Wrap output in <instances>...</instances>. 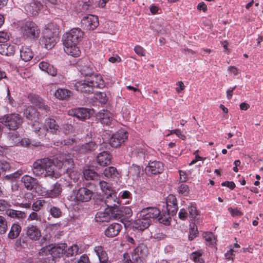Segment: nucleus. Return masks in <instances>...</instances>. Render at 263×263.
<instances>
[{"mask_svg":"<svg viewBox=\"0 0 263 263\" xmlns=\"http://www.w3.org/2000/svg\"><path fill=\"white\" fill-rule=\"evenodd\" d=\"M84 32L79 28L71 29L65 33L63 38L64 49L68 55L78 57L81 54L78 44L83 37Z\"/></svg>","mask_w":263,"mask_h":263,"instance_id":"obj_1","label":"nucleus"},{"mask_svg":"<svg viewBox=\"0 0 263 263\" xmlns=\"http://www.w3.org/2000/svg\"><path fill=\"white\" fill-rule=\"evenodd\" d=\"M160 214V210L154 207H148L142 209L138 214V218L135 220L133 227L140 231L148 228L152 219L157 218Z\"/></svg>","mask_w":263,"mask_h":263,"instance_id":"obj_2","label":"nucleus"},{"mask_svg":"<svg viewBox=\"0 0 263 263\" xmlns=\"http://www.w3.org/2000/svg\"><path fill=\"white\" fill-rule=\"evenodd\" d=\"M54 167L53 161L48 158L38 159L32 164L33 173L36 176L44 174L45 177H56Z\"/></svg>","mask_w":263,"mask_h":263,"instance_id":"obj_3","label":"nucleus"},{"mask_svg":"<svg viewBox=\"0 0 263 263\" xmlns=\"http://www.w3.org/2000/svg\"><path fill=\"white\" fill-rule=\"evenodd\" d=\"M57 31L53 26H49L43 32V36L40 39V44L47 49H50L56 44Z\"/></svg>","mask_w":263,"mask_h":263,"instance_id":"obj_4","label":"nucleus"},{"mask_svg":"<svg viewBox=\"0 0 263 263\" xmlns=\"http://www.w3.org/2000/svg\"><path fill=\"white\" fill-rule=\"evenodd\" d=\"M23 122V118L18 114H10L0 118V122L10 129L15 130Z\"/></svg>","mask_w":263,"mask_h":263,"instance_id":"obj_5","label":"nucleus"},{"mask_svg":"<svg viewBox=\"0 0 263 263\" xmlns=\"http://www.w3.org/2000/svg\"><path fill=\"white\" fill-rule=\"evenodd\" d=\"M57 159L59 161L58 166L61 167V171L69 175L74 167V162L71 156L66 154H59Z\"/></svg>","mask_w":263,"mask_h":263,"instance_id":"obj_6","label":"nucleus"},{"mask_svg":"<svg viewBox=\"0 0 263 263\" xmlns=\"http://www.w3.org/2000/svg\"><path fill=\"white\" fill-rule=\"evenodd\" d=\"M21 29L24 37L30 40L37 38L40 34V29L33 22H25L22 26Z\"/></svg>","mask_w":263,"mask_h":263,"instance_id":"obj_7","label":"nucleus"},{"mask_svg":"<svg viewBox=\"0 0 263 263\" xmlns=\"http://www.w3.org/2000/svg\"><path fill=\"white\" fill-rule=\"evenodd\" d=\"M102 202L104 203L108 209V211H111L112 213L115 212L117 208L120 205L119 199L117 196V193L113 192L106 195L105 199Z\"/></svg>","mask_w":263,"mask_h":263,"instance_id":"obj_8","label":"nucleus"},{"mask_svg":"<svg viewBox=\"0 0 263 263\" xmlns=\"http://www.w3.org/2000/svg\"><path fill=\"white\" fill-rule=\"evenodd\" d=\"M93 113V109L86 108H73L70 109L68 112L69 116H75L82 120L89 119Z\"/></svg>","mask_w":263,"mask_h":263,"instance_id":"obj_9","label":"nucleus"},{"mask_svg":"<svg viewBox=\"0 0 263 263\" xmlns=\"http://www.w3.org/2000/svg\"><path fill=\"white\" fill-rule=\"evenodd\" d=\"M127 137L126 132L119 131L111 136L109 139V143L112 147H118L124 143Z\"/></svg>","mask_w":263,"mask_h":263,"instance_id":"obj_10","label":"nucleus"},{"mask_svg":"<svg viewBox=\"0 0 263 263\" xmlns=\"http://www.w3.org/2000/svg\"><path fill=\"white\" fill-rule=\"evenodd\" d=\"M81 25L86 30H93L99 26L98 17L93 15H88L82 18Z\"/></svg>","mask_w":263,"mask_h":263,"instance_id":"obj_11","label":"nucleus"},{"mask_svg":"<svg viewBox=\"0 0 263 263\" xmlns=\"http://www.w3.org/2000/svg\"><path fill=\"white\" fill-rule=\"evenodd\" d=\"M93 192L87 187H81L75 193L77 201L85 202L89 201L93 196Z\"/></svg>","mask_w":263,"mask_h":263,"instance_id":"obj_12","label":"nucleus"},{"mask_svg":"<svg viewBox=\"0 0 263 263\" xmlns=\"http://www.w3.org/2000/svg\"><path fill=\"white\" fill-rule=\"evenodd\" d=\"M163 171V163L160 161H152L145 167V172L148 175H157Z\"/></svg>","mask_w":263,"mask_h":263,"instance_id":"obj_13","label":"nucleus"},{"mask_svg":"<svg viewBox=\"0 0 263 263\" xmlns=\"http://www.w3.org/2000/svg\"><path fill=\"white\" fill-rule=\"evenodd\" d=\"M24 230L27 237L31 240L36 241L41 237V230L36 226L29 224Z\"/></svg>","mask_w":263,"mask_h":263,"instance_id":"obj_14","label":"nucleus"},{"mask_svg":"<svg viewBox=\"0 0 263 263\" xmlns=\"http://www.w3.org/2000/svg\"><path fill=\"white\" fill-rule=\"evenodd\" d=\"M111 215L114 219L121 218V220H123V218H128L132 215V211L128 206H119L115 211V212L112 213Z\"/></svg>","mask_w":263,"mask_h":263,"instance_id":"obj_15","label":"nucleus"},{"mask_svg":"<svg viewBox=\"0 0 263 263\" xmlns=\"http://www.w3.org/2000/svg\"><path fill=\"white\" fill-rule=\"evenodd\" d=\"M21 181L24 187L28 191L36 189L39 185V181L36 178L29 175H25L22 177Z\"/></svg>","mask_w":263,"mask_h":263,"instance_id":"obj_16","label":"nucleus"},{"mask_svg":"<svg viewBox=\"0 0 263 263\" xmlns=\"http://www.w3.org/2000/svg\"><path fill=\"white\" fill-rule=\"evenodd\" d=\"M42 5L38 1H33L26 4L24 7L26 13L29 15H35L42 8Z\"/></svg>","mask_w":263,"mask_h":263,"instance_id":"obj_17","label":"nucleus"},{"mask_svg":"<svg viewBox=\"0 0 263 263\" xmlns=\"http://www.w3.org/2000/svg\"><path fill=\"white\" fill-rule=\"evenodd\" d=\"M45 247L48 249L49 252L57 259L64 255V251L67 247V245L64 243L55 245L52 247L50 246H46Z\"/></svg>","mask_w":263,"mask_h":263,"instance_id":"obj_18","label":"nucleus"},{"mask_svg":"<svg viewBox=\"0 0 263 263\" xmlns=\"http://www.w3.org/2000/svg\"><path fill=\"white\" fill-rule=\"evenodd\" d=\"M97 118L100 120L102 124L110 126L112 124L113 116L106 110H102L98 112Z\"/></svg>","mask_w":263,"mask_h":263,"instance_id":"obj_19","label":"nucleus"},{"mask_svg":"<svg viewBox=\"0 0 263 263\" xmlns=\"http://www.w3.org/2000/svg\"><path fill=\"white\" fill-rule=\"evenodd\" d=\"M39 255L42 256L40 259V263H55L56 259L49 252L47 247L42 248L39 251Z\"/></svg>","mask_w":263,"mask_h":263,"instance_id":"obj_20","label":"nucleus"},{"mask_svg":"<svg viewBox=\"0 0 263 263\" xmlns=\"http://www.w3.org/2000/svg\"><path fill=\"white\" fill-rule=\"evenodd\" d=\"M122 228L118 223H112L109 225L105 231V235L108 237H114L118 235Z\"/></svg>","mask_w":263,"mask_h":263,"instance_id":"obj_21","label":"nucleus"},{"mask_svg":"<svg viewBox=\"0 0 263 263\" xmlns=\"http://www.w3.org/2000/svg\"><path fill=\"white\" fill-rule=\"evenodd\" d=\"M86 82L90 83L93 88H103L105 86L104 82L100 74H95L87 78Z\"/></svg>","mask_w":263,"mask_h":263,"instance_id":"obj_22","label":"nucleus"},{"mask_svg":"<svg viewBox=\"0 0 263 263\" xmlns=\"http://www.w3.org/2000/svg\"><path fill=\"white\" fill-rule=\"evenodd\" d=\"M111 211H108V209H105V212H99L97 213L95 217L96 221L101 223L108 222L111 218H113Z\"/></svg>","mask_w":263,"mask_h":263,"instance_id":"obj_23","label":"nucleus"},{"mask_svg":"<svg viewBox=\"0 0 263 263\" xmlns=\"http://www.w3.org/2000/svg\"><path fill=\"white\" fill-rule=\"evenodd\" d=\"M30 101L32 104L35 105L40 109L44 110L46 112L50 110V107L46 105L42 98L38 96H31L30 97Z\"/></svg>","mask_w":263,"mask_h":263,"instance_id":"obj_24","label":"nucleus"},{"mask_svg":"<svg viewBox=\"0 0 263 263\" xmlns=\"http://www.w3.org/2000/svg\"><path fill=\"white\" fill-rule=\"evenodd\" d=\"M111 156L107 152L99 153L97 157L98 163L102 166H106L110 163Z\"/></svg>","mask_w":263,"mask_h":263,"instance_id":"obj_25","label":"nucleus"},{"mask_svg":"<svg viewBox=\"0 0 263 263\" xmlns=\"http://www.w3.org/2000/svg\"><path fill=\"white\" fill-rule=\"evenodd\" d=\"M62 191L61 184L56 182L51 187L50 189L47 190L46 195L50 198H56L61 195Z\"/></svg>","mask_w":263,"mask_h":263,"instance_id":"obj_26","label":"nucleus"},{"mask_svg":"<svg viewBox=\"0 0 263 263\" xmlns=\"http://www.w3.org/2000/svg\"><path fill=\"white\" fill-rule=\"evenodd\" d=\"M87 79H86L83 82H78L76 84V87L78 90L81 91L82 92L85 93H91L92 92L93 87L90 83L86 82Z\"/></svg>","mask_w":263,"mask_h":263,"instance_id":"obj_27","label":"nucleus"},{"mask_svg":"<svg viewBox=\"0 0 263 263\" xmlns=\"http://www.w3.org/2000/svg\"><path fill=\"white\" fill-rule=\"evenodd\" d=\"M46 130L49 131L51 133H57L59 131V126L55 120L52 119H47L45 122V127Z\"/></svg>","mask_w":263,"mask_h":263,"instance_id":"obj_28","label":"nucleus"},{"mask_svg":"<svg viewBox=\"0 0 263 263\" xmlns=\"http://www.w3.org/2000/svg\"><path fill=\"white\" fill-rule=\"evenodd\" d=\"M7 140L8 146L12 147L20 143V137L17 132L13 131L8 134Z\"/></svg>","mask_w":263,"mask_h":263,"instance_id":"obj_29","label":"nucleus"},{"mask_svg":"<svg viewBox=\"0 0 263 263\" xmlns=\"http://www.w3.org/2000/svg\"><path fill=\"white\" fill-rule=\"evenodd\" d=\"M15 52V46L12 45H0V54L6 56H12Z\"/></svg>","mask_w":263,"mask_h":263,"instance_id":"obj_30","label":"nucleus"},{"mask_svg":"<svg viewBox=\"0 0 263 263\" xmlns=\"http://www.w3.org/2000/svg\"><path fill=\"white\" fill-rule=\"evenodd\" d=\"M6 214L10 218H16L19 220H23L26 217V214L24 212L11 209L6 210Z\"/></svg>","mask_w":263,"mask_h":263,"instance_id":"obj_31","label":"nucleus"},{"mask_svg":"<svg viewBox=\"0 0 263 263\" xmlns=\"http://www.w3.org/2000/svg\"><path fill=\"white\" fill-rule=\"evenodd\" d=\"M33 52L30 48L27 46L22 47L20 49V57L22 60L25 62L29 61L33 58Z\"/></svg>","mask_w":263,"mask_h":263,"instance_id":"obj_32","label":"nucleus"},{"mask_svg":"<svg viewBox=\"0 0 263 263\" xmlns=\"http://www.w3.org/2000/svg\"><path fill=\"white\" fill-rule=\"evenodd\" d=\"M21 230L22 228L18 223H13L11 226L10 230L8 233V238L11 239L16 238L19 236Z\"/></svg>","mask_w":263,"mask_h":263,"instance_id":"obj_33","label":"nucleus"},{"mask_svg":"<svg viewBox=\"0 0 263 263\" xmlns=\"http://www.w3.org/2000/svg\"><path fill=\"white\" fill-rule=\"evenodd\" d=\"M54 95L59 100H67L71 95V92L66 89L59 88L55 91Z\"/></svg>","mask_w":263,"mask_h":263,"instance_id":"obj_34","label":"nucleus"},{"mask_svg":"<svg viewBox=\"0 0 263 263\" xmlns=\"http://www.w3.org/2000/svg\"><path fill=\"white\" fill-rule=\"evenodd\" d=\"M97 147V144L94 142H88L83 144L80 149L82 153H86L95 150Z\"/></svg>","mask_w":263,"mask_h":263,"instance_id":"obj_35","label":"nucleus"},{"mask_svg":"<svg viewBox=\"0 0 263 263\" xmlns=\"http://www.w3.org/2000/svg\"><path fill=\"white\" fill-rule=\"evenodd\" d=\"M33 128L34 132L39 136H44L46 135L47 130L39 122L35 121L33 124Z\"/></svg>","mask_w":263,"mask_h":263,"instance_id":"obj_36","label":"nucleus"},{"mask_svg":"<svg viewBox=\"0 0 263 263\" xmlns=\"http://www.w3.org/2000/svg\"><path fill=\"white\" fill-rule=\"evenodd\" d=\"M103 174L107 178H114L116 177L118 173L116 168L109 166L104 169Z\"/></svg>","mask_w":263,"mask_h":263,"instance_id":"obj_37","label":"nucleus"},{"mask_svg":"<svg viewBox=\"0 0 263 263\" xmlns=\"http://www.w3.org/2000/svg\"><path fill=\"white\" fill-rule=\"evenodd\" d=\"M189 212L190 216L192 218V220H193L194 222L198 221L199 219L200 215L196 207L194 205H191L189 207Z\"/></svg>","mask_w":263,"mask_h":263,"instance_id":"obj_38","label":"nucleus"},{"mask_svg":"<svg viewBox=\"0 0 263 263\" xmlns=\"http://www.w3.org/2000/svg\"><path fill=\"white\" fill-rule=\"evenodd\" d=\"M23 174V171L18 170L13 173L7 175L5 176L6 180L11 181L12 183L16 182L17 179Z\"/></svg>","mask_w":263,"mask_h":263,"instance_id":"obj_39","label":"nucleus"},{"mask_svg":"<svg viewBox=\"0 0 263 263\" xmlns=\"http://www.w3.org/2000/svg\"><path fill=\"white\" fill-rule=\"evenodd\" d=\"M84 178L87 180H95L98 177V174L90 169L85 170L83 172Z\"/></svg>","mask_w":263,"mask_h":263,"instance_id":"obj_40","label":"nucleus"},{"mask_svg":"<svg viewBox=\"0 0 263 263\" xmlns=\"http://www.w3.org/2000/svg\"><path fill=\"white\" fill-rule=\"evenodd\" d=\"M24 114L26 118L32 119L35 118L36 112L33 107L29 106L24 110Z\"/></svg>","mask_w":263,"mask_h":263,"instance_id":"obj_41","label":"nucleus"},{"mask_svg":"<svg viewBox=\"0 0 263 263\" xmlns=\"http://www.w3.org/2000/svg\"><path fill=\"white\" fill-rule=\"evenodd\" d=\"M79 251V248L77 245H73L67 249H65L64 255L66 257L72 256L77 254Z\"/></svg>","mask_w":263,"mask_h":263,"instance_id":"obj_42","label":"nucleus"},{"mask_svg":"<svg viewBox=\"0 0 263 263\" xmlns=\"http://www.w3.org/2000/svg\"><path fill=\"white\" fill-rule=\"evenodd\" d=\"M100 186L102 192H104L106 195L114 192L110 184L104 181H100Z\"/></svg>","mask_w":263,"mask_h":263,"instance_id":"obj_43","label":"nucleus"},{"mask_svg":"<svg viewBox=\"0 0 263 263\" xmlns=\"http://www.w3.org/2000/svg\"><path fill=\"white\" fill-rule=\"evenodd\" d=\"M46 203L47 202L44 199L37 200L32 204V209L35 212H37L40 211Z\"/></svg>","mask_w":263,"mask_h":263,"instance_id":"obj_44","label":"nucleus"},{"mask_svg":"<svg viewBox=\"0 0 263 263\" xmlns=\"http://www.w3.org/2000/svg\"><path fill=\"white\" fill-rule=\"evenodd\" d=\"M49 212L51 215L54 218H59L62 214L61 209L55 206H51L50 207Z\"/></svg>","mask_w":263,"mask_h":263,"instance_id":"obj_45","label":"nucleus"},{"mask_svg":"<svg viewBox=\"0 0 263 263\" xmlns=\"http://www.w3.org/2000/svg\"><path fill=\"white\" fill-rule=\"evenodd\" d=\"M160 217L158 218V221L160 223H163L165 225H168L170 223V219L171 218L170 217V214H159L158 216Z\"/></svg>","mask_w":263,"mask_h":263,"instance_id":"obj_46","label":"nucleus"},{"mask_svg":"<svg viewBox=\"0 0 263 263\" xmlns=\"http://www.w3.org/2000/svg\"><path fill=\"white\" fill-rule=\"evenodd\" d=\"M190 257L195 263H203L204 261L203 259L201 258V253L199 252L192 253L191 254Z\"/></svg>","mask_w":263,"mask_h":263,"instance_id":"obj_47","label":"nucleus"},{"mask_svg":"<svg viewBox=\"0 0 263 263\" xmlns=\"http://www.w3.org/2000/svg\"><path fill=\"white\" fill-rule=\"evenodd\" d=\"M80 72L82 74L86 77L89 76V77H90V76L93 75V71L92 70L91 68L86 65L82 66L80 69Z\"/></svg>","mask_w":263,"mask_h":263,"instance_id":"obj_48","label":"nucleus"},{"mask_svg":"<svg viewBox=\"0 0 263 263\" xmlns=\"http://www.w3.org/2000/svg\"><path fill=\"white\" fill-rule=\"evenodd\" d=\"M7 230V222L5 218L0 216V234H5Z\"/></svg>","mask_w":263,"mask_h":263,"instance_id":"obj_49","label":"nucleus"},{"mask_svg":"<svg viewBox=\"0 0 263 263\" xmlns=\"http://www.w3.org/2000/svg\"><path fill=\"white\" fill-rule=\"evenodd\" d=\"M166 206H174L177 204V199L173 195H169L166 199Z\"/></svg>","mask_w":263,"mask_h":263,"instance_id":"obj_50","label":"nucleus"},{"mask_svg":"<svg viewBox=\"0 0 263 263\" xmlns=\"http://www.w3.org/2000/svg\"><path fill=\"white\" fill-rule=\"evenodd\" d=\"M203 237L210 245H213L215 243V238L213 234L211 232H206L203 233Z\"/></svg>","mask_w":263,"mask_h":263,"instance_id":"obj_51","label":"nucleus"},{"mask_svg":"<svg viewBox=\"0 0 263 263\" xmlns=\"http://www.w3.org/2000/svg\"><path fill=\"white\" fill-rule=\"evenodd\" d=\"M11 207L10 202L4 199H0V211L6 212Z\"/></svg>","mask_w":263,"mask_h":263,"instance_id":"obj_52","label":"nucleus"},{"mask_svg":"<svg viewBox=\"0 0 263 263\" xmlns=\"http://www.w3.org/2000/svg\"><path fill=\"white\" fill-rule=\"evenodd\" d=\"M136 156L140 161H143L145 159V151L143 148H137L136 150Z\"/></svg>","mask_w":263,"mask_h":263,"instance_id":"obj_53","label":"nucleus"},{"mask_svg":"<svg viewBox=\"0 0 263 263\" xmlns=\"http://www.w3.org/2000/svg\"><path fill=\"white\" fill-rule=\"evenodd\" d=\"M129 172L133 175L138 176L141 172V168L137 165L133 164L130 168Z\"/></svg>","mask_w":263,"mask_h":263,"instance_id":"obj_54","label":"nucleus"},{"mask_svg":"<svg viewBox=\"0 0 263 263\" xmlns=\"http://www.w3.org/2000/svg\"><path fill=\"white\" fill-rule=\"evenodd\" d=\"M198 234V232L197 230V227L196 226L195 228V224L194 225L193 228H191L190 230V234L189 235V239L190 240H193Z\"/></svg>","mask_w":263,"mask_h":263,"instance_id":"obj_55","label":"nucleus"},{"mask_svg":"<svg viewBox=\"0 0 263 263\" xmlns=\"http://www.w3.org/2000/svg\"><path fill=\"white\" fill-rule=\"evenodd\" d=\"M96 98L101 103H105L107 101L106 93L104 92H99L96 94Z\"/></svg>","mask_w":263,"mask_h":263,"instance_id":"obj_56","label":"nucleus"},{"mask_svg":"<svg viewBox=\"0 0 263 263\" xmlns=\"http://www.w3.org/2000/svg\"><path fill=\"white\" fill-rule=\"evenodd\" d=\"M178 192L180 194L187 195L189 192V187L187 185L182 184L179 187Z\"/></svg>","mask_w":263,"mask_h":263,"instance_id":"obj_57","label":"nucleus"},{"mask_svg":"<svg viewBox=\"0 0 263 263\" xmlns=\"http://www.w3.org/2000/svg\"><path fill=\"white\" fill-rule=\"evenodd\" d=\"M45 71L52 76H55L57 73V69L51 64L49 65V66L48 67V69H46Z\"/></svg>","mask_w":263,"mask_h":263,"instance_id":"obj_58","label":"nucleus"},{"mask_svg":"<svg viewBox=\"0 0 263 263\" xmlns=\"http://www.w3.org/2000/svg\"><path fill=\"white\" fill-rule=\"evenodd\" d=\"M167 213L172 216L175 215L178 211V205L170 206L167 207Z\"/></svg>","mask_w":263,"mask_h":263,"instance_id":"obj_59","label":"nucleus"},{"mask_svg":"<svg viewBox=\"0 0 263 263\" xmlns=\"http://www.w3.org/2000/svg\"><path fill=\"white\" fill-rule=\"evenodd\" d=\"M82 9L83 10H87L91 7L93 3V0H83Z\"/></svg>","mask_w":263,"mask_h":263,"instance_id":"obj_60","label":"nucleus"},{"mask_svg":"<svg viewBox=\"0 0 263 263\" xmlns=\"http://www.w3.org/2000/svg\"><path fill=\"white\" fill-rule=\"evenodd\" d=\"M134 50L137 54H138L140 56H144V55H145V50L140 46H138V45L136 46L135 47Z\"/></svg>","mask_w":263,"mask_h":263,"instance_id":"obj_61","label":"nucleus"},{"mask_svg":"<svg viewBox=\"0 0 263 263\" xmlns=\"http://www.w3.org/2000/svg\"><path fill=\"white\" fill-rule=\"evenodd\" d=\"M40 219V216L35 211L31 212L28 217V220H39Z\"/></svg>","mask_w":263,"mask_h":263,"instance_id":"obj_62","label":"nucleus"},{"mask_svg":"<svg viewBox=\"0 0 263 263\" xmlns=\"http://www.w3.org/2000/svg\"><path fill=\"white\" fill-rule=\"evenodd\" d=\"M9 38V35L7 32H0V42H6Z\"/></svg>","mask_w":263,"mask_h":263,"instance_id":"obj_63","label":"nucleus"},{"mask_svg":"<svg viewBox=\"0 0 263 263\" xmlns=\"http://www.w3.org/2000/svg\"><path fill=\"white\" fill-rule=\"evenodd\" d=\"M187 216V213L184 209H181L179 212V217L180 219L184 220Z\"/></svg>","mask_w":263,"mask_h":263,"instance_id":"obj_64","label":"nucleus"}]
</instances>
